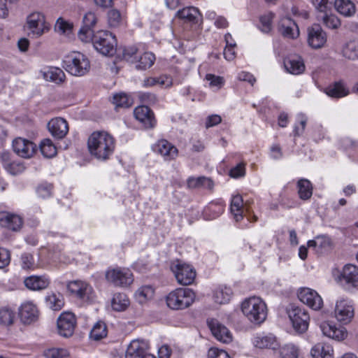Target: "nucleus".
Instances as JSON below:
<instances>
[{
	"label": "nucleus",
	"instance_id": "obj_22",
	"mask_svg": "<svg viewBox=\"0 0 358 358\" xmlns=\"http://www.w3.org/2000/svg\"><path fill=\"white\" fill-rule=\"evenodd\" d=\"M278 31L284 37L288 38H294L299 35L296 24L289 17H283L280 20Z\"/></svg>",
	"mask_w": 358,
	"mask_h": 358
},
{
	"label": "nucleus",
	"instance_id": "obj_8",
	"mask_svg": "<svg viewBox=\"0 0 358 358\" xmlns=\"http://www.w3.org/2000/svg\"><path fill=\"white\" fill-rule=\"evenodd\" d=\"M287 314L296 331L303 333L308 329L310 317L305 309L292 305L287 310Z\"/></svg>",
	"mask_w": 358,
	"mask_h": 358
},
{
	"label": "nucleus",
	"instance_id": "obj_33",
	"mask_svg": "<svg viewBox=\"0 0 358 358\" xmlns=\"http://www.w3.org/2000/svg\"><path fill=\"white\" fill-rule=\"evenodd\" d=\"M187 185L190 189L204 188L212 190L214 187V182L211 178L205 176L190 177L187 180Z\"/></svg>",
	"mask_w": 358,
	"mask_h": 358
},
{
	"label": "nucleus",
	"instance_id": "obj_7",
	"mask_svg": "<svg viewBox=\"0 0 358 358\" xmlns=\"http://www.w3.org/2000/svg\"><path fill=\"white\" fill-rule=\"evenodd\" d=\"M171 270L174 273L177 282L182 285H191L196 277L195 269L191 265L179 260L171 264Z\"/></svg>",
	"mask_w": 358,
	"mask_h": 358
},
{
	"label": "nucleus",
	"instance_id": "obj_6",
	"mask_svg": "<svg viewBox=\"0 0 358 358\" xmlns=\"http://www.w3.org/2000/svg\"><path fill=\"white\" fill-rule=\"evenodd\" d=\"M66 69L71 75L82 76L90 70V64L87 57L80 52L72 54L66 61Z\"/></svg>",
	"mask_w": 358,
	"mask_h": 358
},
{
	"label": "nucleus",
	"instance_id": "obj_51",
	"mask_svg": "<svg viewBox=\"0 0 358 358\" xmlns=\"http://www.w3.org/2000/svg\"><path fill=\"white\" fill-rule=\"evenodd\" d=\"M312 3L316 10V15L331 11V3L329 0H312Z\"/></svg>",
	"mask_w": 358,
	"mask_h": 358
},
{
	"label": "nucleus",
	"instance_id": "obj_59",
	"mask_svg": "<svg viewBox=\"0 0 358 358\" xmlns=\"http://www.w3.org/2000/svg\"><path fill=\"white\" fill-rule=\"evenodd\" d=\"M208 358H231L224 350L217 348H210L208 351Z\"/></svg>",
	"mask_w": 358,
	"mask_h": 358
},
{
	"label": "nucleus",
	"instance_id": "obj_34",
	"mask_svg": "<svg viewBox=\"0 0 358 358\" xmlns=\"http://www.w3.org/2000/svg\"><path fill=\"white\" fill-rule=\"evenodd\" d=\"M333 352L331 345L322 343L315 345L310 350L314 358H333Z\"/></svg>",
	"mask_w": 358,
	"mask_h": 358
},
{
	"label": "nucleus",
	"instance_id": "obj_19",
	"mask_svg": "<svg viewBox=\"0 0 358 358\" xmlns=\"http://www.w3.org/2000/svg\"><path fill=\"white\" fill-rule=\"evenodd\" d=\"M67 289L79 299L89 298L92 292V287L86 282L73 280L67 285Z\"/></svg>",
	"mask_w": 358,
	"mask_h": 358
},
{
	"label": "nucleus",
	"instance_id": "obj_5",
	"mask_svg": "<svg viewBox=\"0 0 358 358\" xmlns=\"http://www.w3.org/2000/svg\"><path fill=\"white\" fill-rule=\"evenodd\" d=\"M92 43L94 48L103 55L112 56L115 52L116 39L108 31H97L93 36Z\"/></svg>",
	"mask_w": 358,
	"mask_h": 358
},
{
	"label": "nucleus",
	"instance_id": "obj_21",
	"mask_svg": "<svg viewBox=\"0 0 358 358\" xmlns=\"http://www.w3.org/2000/svg\"><path fill=\"white\" fill-rule=\"evenodd\" d=\"M154 150L161 155L165 160H171L178 156V149L164 139L159 141L155 145Z\"/></svg>",
	"mask_w": 358,
	"mask_h": 358
},
{
	"label": "nucleus",
	"instance_id": "obj_53",
	"mask_svg": "<svg viewBox=\"0 0 358 358\" xmlns=\"http://www.w3.org/2000/svg\"><path fill=\"white\" fill-rule=\"evenodd\" d=\"M108 22L110 27H117L122 22L120 11L116 9L109 10L108 13Z\"/></svg>",
	"mask_w": 358,
	"mask_h": 358
},
{
	"label": "nucleus",
	"instance_id": "obj_62",
	"mask_svg": "<svg viewBox=\"0 0 358 358\" xmlns=\"http://www.w3.org/2000/svg\"><path fill=\"white\" fill-rule=\"evenodd\" d=\"M139 99L142 103L147 104H155L157 102V97L155 94L150 92H143L139 94Z\"/></svg>",
	"mask_w": 358,
	"mask_h": 358
},
{
	"label": "nucleus",
	"instance_id": "obj_31",
	"mask_svg": "<svg viewBox=\"0 0 358 358\" xmlns=\"http://www.w3.org/2000/svg\"><path fill=\"white\" fill-rule=\"evenodd\" d=\"M50 280L45 276L32 275L24 280L25 286L31 290H41L47 288Z\"/></svg>",
	"mask_w": 358,
	"mask_h": 358
},
{
	"label": "nucleus",
	"instance_id": "obj_35",
	"mask_svg": "<svg viewBox=\"0 0 358 358\" xmlns=\"http://www.w3.org/2000/svg\"><path fill=\"white\" fill-rule=\"evenodd\" d=\"M334 6L336 10L345 17H351L356 12L355 5L350 0H336Z\"/></svg>",
	"mask_w": 358,
	"mask_h": 358
},
{
	"label": "nucleus",
	"instance_id": "obj_46",
	"mask_svg": "<svg viewBox=\"0 0 358 358\" xmlns=\"http://www.w3.org/2000/svg\"><path fill=\"white\" fill-rule=\"evenodd\" d=\"M274 13L269 12L259 17L260 25L259 28L261 30V31H262L264 34H268L271 31L273 28L272 22L274 18Z\"/></svg>",
	"mask_w": 358,
	"mask_h": 358
},
{
	"label": "nucleus",
	"instance_id": "obj_28",
	"mask_svg": "<svg viewBox=\"0 0 358 358\" xmlns=\"http://www.w3.org/2000/svg\"><path fill=\"white\" fill-rule=\"evenodd\" d=\"M254 345L260 349L275 350L278 346L277 339L273 334L258 335L255 337Z\"/></svg>",
	"mask_w": 358,
	"mask_h": 358
},
{
	"label": "nucleus",
	"instance_id": "obj_44",
	"mask_svg": "<svg viewBox=\"0 0 358 358\" xmlns=\"http://www.w3.org/2000/svg\"><path fill=\"white\" fill-rule=\"evenodd\" d=\"M107 336L106 324L101 321L97 322L90 331V337L94 341H99Z\"/></svg>",
	"mask_w": 358,
	"mask_h": 358
},
{
	"label": "nucleus",
	"instance_id": "obj_61",
	"mask_svg": "<svg viewBox=\"0 0 358 358\" xmlns=\"http://www.w3.org/2000/svg\"><path fill=\"white\" fill-rule=\"evenodd\" d=\"M83 27L92 29L96 23V17L95 14L91 11L87 12L83 17Z\"/></svg>",
	"mask_w": 358,
	"mask_h": 358
},
{
	"label": "nucleus",
	"instance_id": "obj_64",
	"mask_svg": "<svg viewBox=\"0 0 358 358\" xmlns=\"http://www.w3.org/2000/svg\"><path fill=\"white\" fill-rule=\"evenodd\" d=\"M245 164L243 163L237 164L235 167L232 168L229 171L230 176L235 178L242 177L245 175Z\"/></svg>",
	"mask_w": 358,
	"mask_h": 358
},
{
	"label": "nucleus",
	"instance_id": "obj_25",
	"mask_svg": "<svg viewBox=\"0 0 358 358\" xmlns=\"http://www.w3.org/2000/svg\"><path fill=\"white\" fill-rule=\"evenodd\" d=\"M176 16L184 20L185 22L197 24L201 20V15L199 9L194 6L185 7L176 13Z\"/></svg>",
	"mask_w": 358,
	"mask_h": 358
},
{
	"label": "nucleus",
	"instance_id": "obj_12",
	"mask_svg": "<svg viewBox=\"0 0 358 358\" xmlns=\"http://www.w3.org/2000/svg\"><path fill=\"white\" fill-rule=\"evenodd\" d=\"M334 314L338 321L344 324L350 322L354 316V308L351 301L344 299L338 300L336 303Z\"/></svg>",
	"mask_w": 358,
	"mask_h": 358
},
{
	"label": "nucleus",
	"instance_id": "obj_2",
	"mask_svg": "<svg viewBox=\"0 0 358 358\" xmlns=\"http://www.w3.org/2000/svg\"><path fill=\"white\" fill-rule=\"evenodd\" d=\"M241 310L244 315L251 322L260 324L266 318V306L259 297L254 296L245 299L242 303Z\"/></svg>",
	"mask_w": 358,
	"mask_h": 358
},
{
	"label": "nucleus",
	"instance_id": "obj_52",
	"mask_svg": "<svg viewBox=\"0 0 358 358\" xmlns=\"http://www.w3.org/2000/svg\"><path fill=\"white\" fill-rule=\"evenodd\" d=\"M72 29L73 24L64 20L62 17L57 19L55 26V31L62 34L70 33Z\"/></svg>",
	"mask_w": 358,
	"mask_h": 358
},
{
	"label": "nucleus",
	"instance_id": "obj_55",
	"mask_svg": "<svg viewBox=\"0 0 358 358\" xmlns=\"http://www.w3.org/2000/svg\"><path fill=\"white\" fill-rule=\"evenodd\" d=\"M15 317L14 313L9 308H2L0 310V323L4 325L13 324Z\"/></svg>",
	"mask_w": 358,
	"mask_h": 358
},
{
	"label": "nucleus",
	"instance_id": "obj_11",
	"mask_svg": "<svg viewBox=\"0 0 358 358\" xmlns=\"http://www.w3.org/2000/svg\"><path fill=\"white\" fill-rule=\"evenodd\" d=\"M76 324L75 315L71 313H63L57 320L58 333L63 337L73 335Z\"/></svg>",
	"mask_w": 358,
	"mask_h": 358
},
{
	"label": "nucleus",
	"instance_id": "obj_41",
	"mask_svg": "<svg viewBox=\"0 0 358 358\" xmlns=\"http://www.w3.org/2000/svg\"><path fill=\"white\" fill-rule=\"evenodd\" d=\"M155 61V56L152 52H145L140 57L138 56L135 67L138 70H146L150 68Z\"/></svg>",
	"mask_w": 358,
	"mask_h": 358
},
{
	"label": "nucleus",
	"instance_id": "obj_47",
	"mask_svg": "<svg viewBox=\"0 0 358 358\" xmlns=\"http://www.w3.org/2000/svg\"><path fill=\"white\" fill-rule=\"evenodd\" d=\"M40 150L42 155L47 158H51L56 155L57 148L52 141L48 138L43 140L40 143Z\"/></svg>",
	"mask_w": 358,
	"mask_h": 358
},
{
	"label": "nucleus",
	"instance_id": "obj_39",
	"mask_svg": "<svg viewBox=\"0 0 358 358\" xmlns=\"http://www.w3.org/2000/svg\"><path fill=\"white\" fill-rule=\"evenodd\" d=\"M2 224L13 231H18L22 226V219L17 215L8 214L1 218Z\"/></svg>",
	"mask_w": 358,
	"mask_h": 358
},
{
	"label": "nucleus",
	"instance_id": "obj_42",
	"mask_svg": "<svg viewBox=\"0 0 358 358\" xmlns=\"http://www.w3.org/2000/svg\"><path fill=\"white\" fill-rule=\"evenodd\" d=\"M298 194L299 198L303 200L309 199L313 194L311 182L307 179H300L297 182Z\"/></svg>",
	"mask_w": 358,
	"mask_h": 358
},
{
	"label": "nucleus",
	"instance_id": "obj_43",
	"mask_svg": "<svg viewBox=\"0 0 358 358\" xmlns=\"http://www.w3.org/2000/svg\"><path fill=\"white\" fill-rule=\"evenodd\" d=\"M342 55L350 60L358 59V42L350 41L345 43L342 49Z\"/></svg>",
	"mask_w": 358,
	"mask_h": 358
},
{
	"label": "nucleus",
	"instance_id": "obj_20",
	"mask_svg": "<svg viewBox=\"0 0 358 358\" xmlns=\"http://www.w3.org/2000/svg\"><path fill=\"white\" fill-rule=\"evenodd\" d=\"M51 134L59 139L63 138L69 131L67 122L62 117L52 119L48 124Z\"/></svg>",
	"mask_w": 358,
	"mask_h": 358
},
{
	"label": "nucleus",
	"instance_id": "obj_29",
	"mask_svg": "<svg viewBox=\"0 0 358 358\" xmlns=\"http://www.w3.org/2000/svg\"><path fill=\"white\" fill-rule=\"evenodd\" d=\"M308 246L313 248L317 252H322L331 248L332 241L329 236L321 235L316 236L314 240L308 241Z\"/></svg>",
	"mask_w": 358,
	"mask_h": 358
},
{
	"label": "nucleus",
	"instance_id": "obj_40",
	"mask_svg": "<svg viewBox=\"0 0 358 358\" xmlns=\"http://www.w3.org/2000/svg\"><path fill=\"white\" fill-rule=\"evenodd\" d=\"M129 305V300L124 293H115L111 300L112 308L115 311H124Z\"/></svg>",
	"mask_w": 358,
	"mask_h": 358
},
{
	"label": "nucleus",
	"instance_id": "obj_13",
	"mask_svg": "<svg viewBox=\"0 0 358 358\" xmlns=\"http://www.w3.org/2000/svg\"><path fill=\"white\" fill-rule=\"evenodd\" d=\"M308 43L314 49H318L324 45L327 42V34L320 24H314L308 28Z\"/></svg>",
	"mask_w": 358,
	"mask_h": 358
},
{
	"label": "nucleus",
	"instance_id": "obj_63",
	"mask_svg": "<svg viewBox=\"0 0 358 358\" xmlns=\"http://www.w3.org/2000/svg\"><path fill=\"white\" fill-rule=\"evenodd\" d=\"M10 262V254L9 250L0 248V268L7 266Z\"/></svg>",
	"mask_w": 358,
	"mask_h": 358
},
{
	"label": "nucleus",
	"instance_id": "obj_27",
	"mask_svg": "<svg viewBox=\"0 0 358 358\" xmlns=\"http://www.w3.org/2000/svg\"><path fill=\"white\" fill-rule=\"evenodd\" d=\"M341 280L348 285L358 287V266L354 264L345 265L343 268Z\"/></svg>",
	"mask_w": 358,
	"mask_h": 358
},
{
	"label": "nucleus",
	"instance_id": "obj_57",
	"mask_svg": "<svg viewBox=\"0 0 358 358\" xmlns=\"http://www.w3.org/2000/svg\"><path fill=\"white\" fill-rule=\"evenodd\" d=\"M224 210V205L222 202H217L210 203L206 209V213H207V211L213 213V215H212L210 219H215L220 216Z\"/></svg>",
	"mask_w": 358,
	"mask_h": 358
},
{
	"label": "nucleus",
	"instance_id": "obj_24",
	"mask_svg": "<svg viewBox=\"0 0 358 358\" xmlns=\"http://www.w3.org/2000/svg\"><path fill=\"white\" fill-rule=\"evenodd\" d=\"M230 210L235 220L239 222L243 217V212L249 213L250 208L247 203L243 204L242 196L238 194L233 196L231 199Z\"/></svg>",
	"mask_w": 358,
	"mask_h": 358
},
{
	"label": "nucleus",
	"instance_id": "obj_60",
	"mask_svg": "<svg viewBox=\"0 0 358 358\" xmlns=\"http://www.w3.org/2000/svg\"><path fill=\"white\" fill-rule=\"evenodd\" d=\"M33 256L29 253H24L21 256V266L24 269H30L34 267Z\"/></svg>",
	"mask_w": 358,
	"mask_h": 358
},
{
	"label": "nucleus",
	"instance_id": "obj_36",
	"mask_svg": "<svg viewBox=\"0 0 358 358\" xmlns=\"http://www.w3.org/2000/svg\"><path fill=\"white\" fill-rule=\"evenodd\" d=\"M316 18L317 21L322 22L329 29H337L341 26L340 20L336 15L332 14L331 11L316 15Z\"/></svg>",
	"mask_w": 358,
	"mask_h": 358
},
{
	"label": "nucleus",
	"instance_id": "obj_3",
	"mask_svg": "<svg viewBox=\"0 0 358 358\" xmlns=\"http://www.w3.org/2000/svg\"><path fill=\"white\" fill-rule=\"evenodd\" d=\"M194 292L189 288H178L171 292L166 298L167 306L173 310L188 308L195 299Z\"/></svg>",
	"mask_w": 358,
	"mask_h": 358
},
{
	"label": "nucleus",
	"instance_id": "obj_14",
	"mask_svg": "<svg viewBox=\"0 0 358 358\" xmlns=\"http://www.w3.org/2000/svg\"><path fill=\"white\" fill-rule=\"evenodd\" d=\"M13 151L20 157L29 158L36 150V145L31 141L22 138H17L13 141Z\"/></svg>",
	"mask_w": 358,
	"mask_h": 358
},
{
	"label": "nucleus",
	"instance_id": "obj_10",
	"mask_svg": "<svg viewBox=\"0 0 358 358\" xmlns=\"http://www.w3.org/2000/svg\"><path fill=\"white\" fill-rule=\"evenodd\" d=\"M299 299L304 304L315 310H320L323 305V301L319 294L308 287L301 288L297 294Z\"/></svg>",
	"mask_w": 358,
	"mask_h": 358
},
{
	"label": "nucleus",
	"instance_id": "obj_37",
	"mask_svg": "<svg viewBox=\"0 0 358 358\" xmlns=\"http://www.w3.org/2000/svg\"><path fill=\"white\" fill-rule=\"evenodd\" d=\"M43 78L47 81L61 84L65 80V73L59 68L50 67L43 72Z\"/></svg>",
	"mask_w": 358,
	"mask_h": 358
},
{
	"label": "nucleus",
	"instance_id": "obj_4",
	"mask_svg": "<svg viewBox=\"0 0 358 358\" xmlns=\"http://www.w3.org/2000/svg\"><path fill=\"white\" fill-rule=\"evenodd\" d=\"M26 28L28 36L38 38L50 30V24L46 20L43 13L35 11L27 16Z\"/></svg>",
	"mask_w": 358,
	"mask_h": 358
},
{
	"label": "nucleus",
	"instance_id": "obj_17",
	"mask_svg": "<svg viewBox=\"0 0 358 358\" xmlns=\"http://www.w3.org/2000/svg\"><path fill=\"white\" fill-rule=\"evenodd\" d=\"M134 113L136 119L141 122L145 129H152L155 126L156 120L154 113L148 106H138L135 108Z\"/></svg>",
	"mask_w": 358,
	"mask_h": 358
},
{
	"label": "nucleus",
	"instance_id": "obj_54",
	"mask_svg": "<svg viewBox=\"0 0 358 358\" xmlns=\"http://www.w3.org/2000/svg\"><path fill=\"white\" fill-rule=\"evenodd\" d=\"M138 49L136 47L124 48L122 50V57L128 62L134 64L136 62Z\"/></svg>",
	"mask_w": 358,
	"mask_h": 358
},
{
	"label": "nucleus",
	"instance_id": "obj_48",
	"mask_svg": "<svg viewBox=\"0 0 358 358\" xmlns=\"http://www.w3.org/2000/svg\"><path fill=\"white\" fill-rule=\"evenodd\" d=\"M278 354L280 358H298L299 348L293 344H287L280 348Z\"/></svg>",
	"mask_w": 358,
	"mask_h": 358
},
{
	"label": "nucleus",
	"instance_id": "obj_26",
	"mask_svg": "<svg viewBox=\"0 0 358 358\" xmlns=\"http://www.w3.org/2000/svg\"><path fill=\"white\" fill-rule=\"evenodd\" d=\"M284 66L286 71L294 75L302 73L305 70V65L301 57L297 55L290 56L284 60Z\"/></svg>",
	"mask_w": 358,
	"mask_h": 358
},
{
	"label": "nucleus",
	"instance_id": "obj_16",
	"mask_svg": "<svg viewBox=\"0 0 358 358\" xmlns=\"http://www.w3.org/2000/svg\"><path fill=\"white\" fill-rule=\"evenodd\" d=\"M320 329L324 336L338 341L344 340L348 336L345 328L343 327H338L329 322H322Z\"/></svg>",
	"mask_w": 358,
	"mask_h": 358
},
{
	"label": "nucleus",
	"instance_id": "obj_45",
	"mask_svg": "<svg viewBox=\"0 0 358 358\" xmlns=\"http://www.w3.org/2000/svg\"><path fill=\"white\" fill-rule=\"evenodd\" d=\"M154 289L149 285L141 287L135 293L136 298L140 303H145L154 296Z\"/></svg>",
	"mask_w": 358,
	"mask_h": 358
},
{
	"label": "nucleus",
	"instance_id": "obj_23",
	"mask_svg": "<svg viewBox=\"0 0 358 358\" xmlns=\"http://www.w3.org/2000/svg\"><path fill=\"white\" fill-rule=\"evenodd\" d=\"M20 317L24 324H30L36 320L38 310L33 303L26 302L20 308Z\"/></svg>",
	"mask_w": 358,
	"mask_h": 358
},
{
	"label": "nucleus",
	"instance_id": "obj_38",
	"mask_svg": "<svg viewBox=\"0 0 358 358\" xmlns=\"http://www.w3.org/2000/svg\"><path fill=\"white\" fill-rule=\"evenodd\" d=\"M233 292L230 287L221 286L215 290L213 299L215 303L218 304H224L230 301Z\"/></svg>",
	"mask_w": 358,
	"mask_h": 358
},
{
	"label": "nucleus",
	"instance_id": "obj_18",
	"mask_svg": "<svg viewBox=\"0 0 358 358\" xmlns=\"http://www.w3.org/2000/svg\"><path fill=\"white\" fill-rule=\"evenodd\" d=\"M148 352V345L147 342L134 340L127 347L125 358H143Z\"/></svg>",
	"mask_w": 358,
	"mask_h": 358
},
{
	"label": "nucleus",
	"instance_id": "obj_49",
	"mask_svg": "<svg viewBox=\"0 0 358 358\" xmlns=\"http://www.w3.org/2000/svg\"><path fill=\"white\" fill-rule=\"evenodd\" d=\"M43 355L45 358H67L70 354L65 348H52L44 350Z\"/></svg>",
	"mask_w": 358,
	"mask_h": 358
},
{
	"label": "nucleus",
	"instance_id": "obj_15",
	"mask_svg": "<svg viewBox=\"0 0 358 358\" xmlns=\"http://www.w3.org/2000/svg\"><path fill=\"white\" fill-rule=\"evenodd\" d=\"M208 325L215 338L223 343H229L232 341V335L230 331L218 320L211 319L208 320Z\"/></svg>",
	"mask_w": 358,
	"mask_h": 358
},
{
	"label": "nucleus",
	"instance_id": "obj_32",
	"mask_svg": "<svg viewBox=\"0 0 358 358\" xmlns=\"http://www.w3.org/2000/svg\"><path fill=\"white\" fill-rule=\"evenodd\" d=\"M45 301L46 306L54 311L60 310L64 306V298L59 292L48 293Z\"/></svg>",
	"mask_w": 358,
	"mask_h": 358
},
{
	"label": "nucleus",
	"instance_id": "obj_1",
	"mask_svg": "<svg viewBox=\"0 0 358 358\" xmlns=\"http://www.w3.org/2000/svg\"><path fill=\"white\" fill-rule=\"evenodd\" d=\"M87 148L96 159L106 161L114 152L115 140L106 131H94L88 138Z\"/></svg>",
	"mask_w": 358,
	"mask_h": 358
},
{
	"label": "nucleus",
	"instance_id": "obj_50",
	"mask_svg": "<svg viewBox=\"0 0 358 358\" xmlns=\"http://www.w3.org/2000/svg\"><path fill=\"white\" fill-rule=\"evenodd\" d=\"M113 102L116 107L129 108L132 105V100L124 93L115 94Z\"/></svg>",
	"mask_w": 358,
	"mask_h": 358
},
{
	"label": "nucleus",
	"instance_id": "obj_58",
	"mask_svg": "<svg viewBox=\"0 0 358 358\" xmlns=\"http://www.w3.org/2000/svg\"><path fill=\"white\" fill-rule=\"evenodd\" d=\"M38 195L43 198H48L51 196L52 193V185L50 183H42L37 187L36 189Z\"/></svg>",
	"mask_w": 358,
	"mask_h": 358
},
{
	"label": "nucleus",
	"instance_id": "obj_30",
	"mask_svg": "<svg viewBox=\"0 0 358 358\" xmlns=\"http://www.w3.org/2000/svg\"><path fill=\"white\" fill-rule=\"evenodd\" d=\"M326 94L334 99H340L349 94L350 91L343 82H336L324 90Z\"/></svg>",
	"mask_w": 358,
	"mask_h": 358
},
{
	"label": "nucleus",
	"instance_id": "obj_56",
	"mask_svg": "<svg viewBox=\"0 0 358 358\" xmlns=\"http://www.w3.org/2000/svg\"><path fill=\"white\" fill-rule=\"evenodd\" d=\"M94 31L92 29L85 27H82L78 31V36L80 41L85 43L92 41Z\"/></svg>",
	"mask_w": 358,
	"mask_h": 358
},
{
	"label": "nucleus",
	"instance_id": "obj_9",
	"mask_svg": "<svg viewBox=\"0 0 358 358\" xmlns=\"http://www.w3.org/2000/svg\"><path fill=\"white\" fill-rule=\"evenodd\" d=\"M106 280L115 286L127 287L130 285L133 281V274L128 268H113L109 269L106 273Z\"/></svg>",
	"mask_w": 358,
	"mask_h": 358
}]
</instances>
